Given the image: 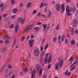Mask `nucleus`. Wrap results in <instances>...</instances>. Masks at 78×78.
I'll use <instances>...</instances> for the list:
<instances>
[{"label": "nucleus", "instance_id": "f257e3e1", "mask_svg": "<svg viewBox=\"0 0 78 78\" xmlns=\"http://www.w3.org/2000/svg\"><path fill=\"white\" fill-rule=\"evenodd\" d=\"M73 12H74L76 11V8L75 6H73V8H72L71 7L69 9V11L68 12H66L67 16H71L72 15V14L70 13V12L72 11Z\"/></svg>", "mask_w": 78, "mask_h": 78}, {"label": "nucleus", "instance_id": "f03ea898", "mask_svg": "<svg viewBox=\"0 0 78 78\" xmlns=\"http://www.w3.org/2000/svg\"><path fill=\"white\" fill-rule=\"evenodd\" d=\"M34 55L35 56L37 57L39 55V49L37 48H36L34 50Z\"/></svg>", "mask_w": 78, "mask_h": 78}, {"label": "nucleus", "instance_id": "7ed1b4c3", "mask_svg": "<svg viewBox=\"0 0 78 78\" xmlns=\"http://www.w3.org/2000/svg\"><path fill=\"white\" fill-rule=\"evenodd\" d=\"M34 42V40L31 39L29 40V45L30 47H32L33 45V42Z\"/></svg>", "mask_w": 78, "mask_h": 78}, {"label": "nucleus", "instance_id": "20e7f679", "mask_svg": "<svg viewBox=\"0 0 78 78\" xmlns=\"http://www.w3.org/2000/svg\"><path fill=\"white\" fill-rule=\"evenodd\" d=\"M25 18H24V20H22V18L20 17L18 18V21L20 23H21V24H23L25 22Z\"/></svg>", "mask_w": 78, "mask_h": 78}, {"label": "nucleus", "instance_id": "39448f33", "mask_svg": "<svg viewBox=\"0 0 78 78\" xmlns=\"http://www.w3.org/2000/svg\"><path fill=\"white\" fill-rule=\"evenodd\" d=\"M77 20L76 19H74V20L72 22V23L73 24V27H76L77 26V23L78 22H77Z\"/></svg>", "mask_w": 78, "mask_h": 78}, {"label": "nucleus", "instance_id": "423d86ee", "mask_svg": "<svg viewBox=\"0 0 78 78\" xmlns=\"http://www.w3.org/2000/svg\"><path fill=\"white\" fill-rule=\"evenodd\" d=\"M56 9L57 11H59L60 10V5L59 4L56 5Z\"/></svg>", "mask_w": 78, "mask_h": 78}, {"label": "nucleus", "instance_id": "0eeeda50", "mask_svg": "<svg viewBox=\"0 0 78 78\" xmlns=\"http://www.w3.org/2000/svg\"><path fill=\"white\" fill-rule=\"evenodd\" d=\"M40 68H41L39 64H38L37 66L36 69V73H38L39 71L40 70Z\"/></svg>", "mask_w": 78, "mask_h": 78}, {"label": "nucleus", "instance_id": "6e6552de", "mask_svg": "<svg viewBox=\"0 0 78 78\" xmlns=\"http://www.w3.org/2000/svg\"><path fill=\"white\" fill-rule=\"evenodd\" d=\"M63 62V61H62V60H61L59 62V68H60V69H61V68L62 67V66L63 64V62Z\"/></svg>", "mask_w": 78, "mask_h": 78}, {"label": "nucleus", "instance_id": "1a4fd4ad", "mask_svg": "<svg viewBox=\"0 0 78 78\" xmlns=\"http://www.w3.org/2000/svg\"><path fill=\"white\" fill-rule=\"evenodd\" d=\"M59 65V62H57L55 63V69L56 70H59V69L58 68V66Z\"/></svg>", "mask_w": 78, "mask_h": 78}, {"label": "nucleus", "instance_id": "9d476101", "mask_svg": "<svg viewBox=\"0 0 78 78\" xmlns=\"http://www.w3.org/2000/svg\"><path fill=\"white\" fill-rule=\"evenodd\" d=\"M31 2H30L27 4V8H29L31 7Z\"/></svg>", "mask_w": 78, "mask_h": 78}, {"label": "nucleus", "instance_id": "9b49d317", "mask_svg": "<svg viewBox=\"0 0 78 78\" xmlns=\"http://www.w3.org/2000/svg\"><path fill=\"white\" fill-rule=\"evenodd\" d=\"M42 69H41L39 71L38 73L39 76H41L42 75Z\"/></svg>", "mask_w": 78, "mask_h": 78}, {"label": "nucleus", "instance_id": "f8f14e48", "mask_svg": "<svg viewBox=\"0 0 78 78\" xmlns=\"http://www.w3.org/2000/svg\"><path fill=\"white\" fill-rule=\"evenodd\" d=\"M34 30L36 32H38L39 30V28L37 27H36L34 28Z\"/></svg>", "mask_w": 78, "mask_h": 78}, {"label": "nucleus", "instance_id": "ddd939ff", "mask_svg": "<svg viewBox=\"0 0 78 78\" xmlns=\"http://www.w3.org/2000/svg\"><path fill=\"white\" fill-rule=\"evenodd\" d=\"M61 9H62V12L64 11V9H65V8H64V4H63L61 6Z\"/></svg>", "mask_w": 78, "mask_h": 78}, {"label": "nucleus", "instance_id": "4468645a", "mask_svg": "<svg viewBox=\"0 0 78 78\" xmlns=\"http://www.w3.org/2000/svg\"><path fill=\"white\" fill-rule=\"evenodd\" d=\"M19 29V24L16 26L15 27V32L17 33V30Z\"/></svg>", "mask_w": 78, "mask_h": 78}, {"label": "nucleus", "instance_id": "2eb2a0df", "mask_svg": "<svg viewBox=\"0 0 78 78\" xmlns=\"http://www.w3.org/2000/svg\"><path fill=\"white\" fill-rule=\"evenodd\" d=\"M11 4L12 5H15L16 4V2L14 0H11Z\"/></svg>", "mask_w": 78, "mask_h": 78}, {"label": "nucleus", "instance_id": "dca6fc26", "mask_svg": "<svg viewBox=\"0 0 78 78\" xmlns=\"http://www.w3.org/2000/svg\"><path fill=\"white\" fill-rule=\"evenodd\" d=\"M75 43V41L74 40H72L70 42V44H72L73 45H74V44Z\"/></svg>", "mask_w": 78, "mask_h": 78}, {"label": "nucleus", "instance_id": "f3484780", "mask_svg": "<svg viewBox=\"0 0 78 78\" xmlns=\"http://www.w3.org/2000/svg\"><path fill=\"white\" fill-rule=\"evenodd\" d=\"M17 11V9L16 8L14 9L13 10V12L14 14L16 13Z\"/></svg>", "mask_w": 78, "mask_h": 78}, {"label": "nucleus", "instance_id": "a211bd4d", "mask_svg": "<svg viewBox=\"0 0 78 78\" xmlns=\"http://www.w3.org/2000/svg\"><path fill=\"white\" fill-rule=\"evenodd\" d=\"M43 27H44V29H43V31H45L46 28H47V24H44L43 25Z\"/></svg>", "mask_w": 78, "mask_h": 78}, {"label": "nucleus", "instance_id": "6ab92c4d", "mask_svg": "<svg viewBox=\"0 0 78 78\" xmlns=\"http://www.w3.org/2000/svg\"><path fill=\"white\" fill-rule=\"evenodd\" d=\"M66 11L67 12L69 11V6L67 5L66 8Z\"/></svg>", "mask_w": 78, "mask_h": 78}, {"label": "nucleus", "instance_id": "aec40b11", "mask_svg": "<svg viewBox=\"0 0 78 78\" xmlns=\"http://www.w3.org/2000/svg\"><path fill=\"white\" fill-rule=\"evenodd\" d=\"M61 36H60L58 37V42L59 44H61L62 43H61V42L60 41V39H61Z\"/></svg>", "mask_w": 78, "mask_h": 78}, {"label": "nucleus", "instance_id": "412c9836", "mask_svg": "<svg viewBox=\"0 0 78 78\" xmlns=\"http://www.w3.org/2000/svg\"><path fill=\"white\" fill-rule=\"evenodd\" d=\"M73 57L71 56L70 58H69V61L70 62H73Z\"/></svg>", "mask_w": 78, "mask_h": 78}, {"label": "nucleus", "instance_id": "4be33fe9", "mask_svg": "<svg viewBox=\"0 0 78 78\" xmlns=\"http://www.w3.org/2000/svg\"><path fill=\"white\" fill-rule=\"evenodd\" d=\"M71 32H72L71 34L72 36L74 34V28H73L72 30L71 31Z\"/></svg>", "mask_w": 78, "mask_h": 78}, {"label": "nucleus", "instance_id": "5701e85b", "mask_svg": "<svg viewBox=\"0 0 78 78\" xmlns=\"http://www.w3.org/2000/svg\"><path fill=\"white\" fill-rule=\"evenodd\" d=\"M6 49L5 48H3L2 50V52H5L6 51Z\"/></svg>", "mask_w": 78, "mask_h": 78}, {"label": "nucleus", "instance_id": "b1692460", "mask_svg": "<svg viewBox=\"0 0 78 78\" xmlns=\"http://www.w3.org/2000/svg\"><path fill=\"white\" fill-rule=\"evenodd\" d=\"M23 71L25 73L26 72H27L28 71V69H27V68H26L25 69H23Z\"/></svg>", "mask_w": 78, "mask_h": 78}, {"label": "nucleus", "instance_id": "393cba45", "mask_svg": "<svg viewBox=\"0 0 78 78\" xmlns=\"http://www.w3.org/2000/svg\"><path fill=\"white\" fill-rule=\"evenodd\" d=\"M49 52H48L45 55V58H48V55H49Z\"/></svg>", "mask_w": 78, "mask_h": 78}, {"label": "nucleus", "instance_id": "a878e982", "mask_svg": "<svg viewBox=\"0 0 78 78\" xmlns=\"http://www.w3.org/2000/svg\"><path fill=\"white\" fill-rule=\"evenodd\" d=\"M57 26L56 27V30H58L59 28V24H57Z\"/></svg>", "mask_w": 78, "mask_h": 78}, {"label": "nucleus", "instance_id": "bb28decb", "mask_svg": "<svg viewBox=\"0 0 78 78\" xmlns=\"http://www.w3.org/2000/svg\"><path fill=\"white\" fill-rule=\"evenodd\" d=\"M51 56H50L49 57V58L48 59V61L49 62H51Z\"/></svg>", "mask_w": 78, "mask_h": 78}, {"label": "nucleus", "instance_id": "cd10ccee", "mask_svg": "<svg viewBox=\"0 0 78 78\" xmlns=\"http://www.w3.org/2000/svg\"><path fill=\"white\" fill-rule=\"evenodd\" d=\"M24 39H25V36H23L21 38V41L23 42Z\"/></svg>", "mask_w": 78, "mask_h": 78}, {"label": "nucleus", "instance_id": "c85d7f7f", "mask_svg": "<svg viewBox=\"0 0 78 78\" xmlns=\"http://www.w3.org/2000/svg\"><path fill=\"white\" fill-rule=\"evenodd\" d=\"M8 67L9 68V69H12V66H11V65H10V64H9L8 65Z\"/></svg>", "mask_w": 78, "mask_h": 78}, {"label": "nucleus", "instance_id": "c756f323", "mask_svg": "<svg viewBox=\"0 0 78 78\" xmlns=\"http://www.w3.org/2000/svg\"><path fill=\"white\" fill-rule=\"evenodd\" d=\"M16 44V39H15L14 40V42L12 45V47H14V46L15 45V44Z\"/></svg>", "mask_w": 78, "mask_h": 78}, {"label": "nucleus", "instance_id": "7c9ffc66", "mask_svg": "<svg viewBox=\"0 0 78 78\" xmlns=\"http://www.w3.org/2000/svg\"><path fill=\"white\" fill-rule=\"evenodd\" d=\"M47 59H48V58H45V60H44V63L46 64H47Z\"/></svg>", "mask_w": 78, "mask_h": 78}, {"label": "nucleus", "instance_id": "2f4dec72", "mask_svg": "<svg viewBox=\"0 0 78 78\" xmlns=\"http://www.w3.org/2000/svg\"><path fill=\"white\" fill-rule=\"evenodd\" d=\"M20 7L22 8V7H23V3H21L20 4Z\"/></svg>", "mask_w": 78, "mask_h": 78}, {"label": "nucleus", "instance_id": "473e14b6", "mask_svg": "<svg viewBox=\"0 0 78 78\" xmlns=\"http://www.w3.org/2000/svg\"><path fill=\"white\" fill-rule=\"evenodd\" d=\"M30 38L31 39H33L34 38V35L33 34H31Z\"/></svg>", "mask_w": 78, "mask_h": 78}, {"label": "nucleus", "instance_id": "72a5a7b5", "mask_svg": "<svg viewBox=\"0 0 78 78\" xmlns=\"http://www.w3.org/2000/svg\"><path fill=\"white\" fill-rule=\"evenodd\" d=\"M28 27L29 28V29H30V30H31V29H32L33 28V25H30Z\"/></svg>", "mask_w": 78, "mask_h": 78}, {"label": "nucleus", "instance_id": "f704fd0d", "mask_svg": "<svg viewBox=\"0 0 78 78\" xmlns=\"http://www.w3.org/2000/svg\"><path fill=\"white\" fill-rule=\"evenodd\" d=\"M36 12H37V10H34L32 13L34 14H36Z\"/></svg>", "mask_w": 78, "mask_h": 78}, {"label": "nucleus", "instance_id": "c9c22d12", "mask_svg": "<svg viewBox=\"0 0 78 78\" xmlns=\"http://www.w3.org/2000/svg\"><path fill=\"white\" fill-rule=\"evenodd\" d=\"M6 39H10V37L8 35H7L5 37Z\"/></svg>", "mask_w": 78, "mask_h": 78}, {"label": "nucleus", "instance_id": "e433bc0d", "mask_svg": "<svg viewBox=\"0 0 78 78\" xmlns=\"http://www.w3.org/2000/svg\"><path fill=\"white\" fill-rule=\"evenodd\" d=\"M14 24H11L10 26V27L11 28H14Z\"/></svg>", "mask_w": 78, "mask_h": 78}, {"label": "nucleus", "instance_id": "4c0bfd02", "mask_svg": "<svg viewBox=\"0 0 78 78\" xmlns=\"http://www.w3.org/2000/svg\"><path fill=\"white\" fill-rule=\"evenodd\" d=\"M50 29V27L49 26H48V27L47 28V30H46L45 31V32H47V31H48V30Z\"/></svg>", "mask_w": 78, "mask_h": 78}, {"label": "nucleus", "instance_id": "58836bf2", "mask_svg": "<svg viewBox=\"0 0 78 78\" xmlns=\"http://www.w3.org/2000/svg\"><path fill=\"white\" fill-rule=\"evenodd\" d=\"M57 39V38L56 37H55L54 38L53 40V41L54 42H56V41Z\"/></svg>", "mask_w": 78, "mask_h": 78}, {"label": "nucleus", "instance_id": "ea45409f", "mask_svg": "<svg viewBox=\"0 0 78 78\" xmlns=\"http://www.w3.org/2000/svg\"><path fill=\"white\" fill-rule=\"evenodd\" d=\"M76 67V66H74L73 67V68H72V69L71 70V71H72V70H73L75 69Z\"/></svg>", "mask_w": 78, "mask_h": 78}, {"label": "nucleus", "instance_id": "a19ab883", "mask_svg": "<svg viewBox=\"0 0 78 78\" xmlns=\"http://www.w3.org/2000/svg\"><path fill=\"white\" fill-rule=\"evenodd\" d=\"M48 17H49V18L51 17V14L50 13V14L49 13H48Z\"/></svg>", "mask_w": 78, "mask_h": 78}, {"label": "nucleus", "instance_id": "79ce46f5", "mask_svg": "<svg viewBox=\"0 0 78 78\" xmlns=\"http://www.w3.org/2000/svg\"><path fill=\"white\" fill-rule=\"evenodd\" d=\"M7 16V14H5L3 15V17L5 18Z\"/></svg>", "mask_w": 78, "mask_h": 78}, {"label": "nucleus", "instance_id": "37998d69", "mask_svg": "<svg viewBox=\"0 0 78 78\" xmlns=\"http://www.w3.org/2000/svg\"><path fill=\"white\" fill-rule=\"evenodd\" d=\"M47 5V3H44L43 4V6H46Z\"/></svg>", "mask_w": 78, "mask_h": 78}, {"label": "nucleus", "instance_id": "c03bdc74", "mask_svg": "<svg viewBox=\"0 0 78 78\" xmlns=\"http://www.w3.org/2000/svg\"><path fill=\"white\" fill-rule=\"evenodd\" d=\"M5 42L6 44H9V41H7L6 40H5Z\"/></svg>", "mask_w": 78, "mask_h": 78}, {"label": "nucleus", "instance_id": "a18cd8bd", "mask_svg": "<svg viewBox=\"0 0 78 78\" xmlns=\"http://www.w3.org/2000/svg\"><path fill=\"white\" fill-rule=\"evenodd\" d=\"M3 70H4V69H3V68H2L1 69V70H0V72H3Z\"/></svg>", "mask_w": 78, "mask_h": 78}, {"label": "nucleus", "instance_id": "49530a36", "mask_svg": "<svg viewBox=\"0 0 78 78\" xmlns=\"http://www.w3.org/2000/svg\"><path fill=\"white\" fill-rule=\"evenodd\" d=\"M66 1L68 3H69L70 2V0H66Z\"/></svg>", "mask_w": 78, "mask_h": 78}, {"label": "nucleus", "instance_id": "de8ad7c7", "mask_svg": "<svg viewBox=\"0 0 78 78\" xmlns=\"http://www.w3.org/2000/svg\"><path fill=\"white\" fill-rule=\"evenodd\" d=\"M12 72H10L8 76H10L12 75Z\"/></svg>", "mask_w": 78, "mask_h": 78}, {"label": "nucleus", "instance_id": "09e8293b", "mask_svg": "<svg viewBox=\"0 0 78 78\" xmlns=\"http://www.w3.org/2000/svg\"><path fill=\"white\" fill-rule=\"evenodd\" d=\"M73 66H75V64H73H73H72V65H71L70 66V68H72V67H73Z\"/></svg>", "mask_w": 78, "mask_h": 78}, {"label": "nucleus", "instance_id": "8fccbe9b", "mask_svg": "<svg viewBox=\"0 0 78 78\" xmlns=\"http://www.w3.org/2000/svg\"><path fill=\"white\" fill-rule=\"evenodd\" d=\"M70 75V72H69L67 73V76H69Z\"/></svg>", "mask_w": 78, "mask_h": 78}, {"label": "nucleus", "instance_id": "3c124183", "mask_svg": "<svg viewBox=\"0 0 78 78\" xmlns=\"http://www.w3.org/2000/svg\"><path fill=\"white\" fill-rule=\"evenodd\" d=\"M68 72H69V71L68 70H67L64 73V74L65 75H66L67 74V73Z\"/></svg>", "mask_w": 78, "mask_h": 78}, {"label": "nucleus", "instance_id": "603ef678", "mask_svg": "<svg viewBox=\"0 0 78 78\" xmlns=\"http://www.w3.org/2000/svg\"><path fill=\"white\" fill-rule=\"evenodd\" d=\"M62 38L63 39H65V36H64V34H63L62 36Z\"/></svg>", "mask_w": 78, "mask_h": 78}, {"label": "nucleus", "instance_id": "864d4df0", "mask_svg": "<svg viewBox=\"0 0 78 78\" xmlns=\"http://www.w3.org/2000/svg\"><path fill=\"white\" fill-rule=\"evenodd\" d=\"M12 19H14V18L16 17V15H13L12 16Z\"/></svg>", "mask_w": 78, "mask_h": 78}, {"label": "nucleus", "instance_id": "5fc2aeb1", "mask_svg": "<svg viewBox=\"0 0 78 78\" xmlns=\"http://www.w3.org/2000/svg\"><path fill=\"white\" fill-rule=\"evenodd\" d=\"M3 4L2 3L0 5V6L1 8L3 7Z\"/></svg>", "mask_w": 78, "mask_h": 78}, {"label": "nucleus", "instance_id": "6e6d98bb", "mask_svg": "<svg viewBox=\"0 0 78 78\" xmlns=\"http://www.w3.org/2000/svg\"><path fill=\"white\" fill-rule=\"evenodd\" d=\"M41 16H43V18H45L46 17V16L44 15H42Z\"/></svg>", "mask_w": 78, "mask_h": 78}, {"label": "nucleus", "instance_id": "4d7b16f0", "mask_svg": "<svg viewBox=\"0 0 78 78\" xmlns=\"http://www.w3.org/2000/svg\"><path fill=\"white\" fill-rule=\"evenodd\" d=\"M41 24H42L41 22H39L38 23L37 25H41Z\"/></svg>", "mask_w": 78, "mask_h": 78}, {"label": "nucleus", "instance_id": "13d9d810", "mask_svg": "<svg viewBox=\"0 0 78 78\" xmlns=\"http://www.w3.org/2000/svg\"><path fill=\"white\" fill-rule=\"evenodd\" d=\"M41 13L39 12L37 13V15H38V16H41Z\"/></svg>", "mask_w": 78, "mask_h": 78}, {"label": "nucleus", "instance_id": "bf43d9fd", "mask_svg": "<svg viewBox=\"0 0 78 78\" xmlns=\"http://www.w3.org/2000/svg\"><path fill=\"white\" fill-rule=\"evenodd\" d=\"M48 47V44L46 46V47H45V50H47V48Z\"/></svg>", "mask_w": 78, "mask_h": 78}, {"label": "nucleus", "instance_id": "052dcab7", "mask_svg": "<svg viewBox=\"0 0 78 78\" xmlns=\"http://www.w3.org/2000/svg\"><path fill=\"white\" fill-rule=\"evenodd\" d=\"M51 67V64H50L48 66V69H50V68Z\"/></svg>", "mask_w": 78, "mask_h": 78}, {"label": "nucleus", "instance_id": "680f3d73", "mask_svg": "<svg viewBox=\"0 0 78 78\" xmlns=\"http://www.w3.org/2000/svg\"><path fill=\"white\" fill-rule=\"evenodd\" d=\"M5 76L6 78H8V75L6 74H5Z\"/></svg>", "mask_w": 78, "mask_h": 78}, {"label": "nucleus", "instance_id": "e2e57ef3", "mask_svg": "<svg viewBox=\"0 0 78 78\" xmlns=\"http://www.w3.org/2000/svg\"><path fill=\"white\" fill-rule=\"evenodd\" d=\"M23 72H21L20 73V76H22V75H23Z\"/></svg>", "mask_w": 78, "mask_h": 78}, {"label": "nucleus", "instance_id": "0e129e2a", "mask_svg": "<svg viewBox=\"0 0 78 78\" xmlns=\"http://www.w3.org/2000/svg\"><path fill=\"white\" fill-rule=\"evenodd\" d=\"M8 71V69L6 68L5 70V72H6V73H7Z\"/></svg>", "mask_w": 78, "mask_h": 78}, {"label": "nucleus", "instance_id": "69168bd1", "mask_svg": "<svg viewBox=\"0 0 78 78\" xmlns=\"http://www.w3.org/2000/svg\"><path fill=\"white\" fill-rule=\"evenodd\" d=\"M5 67H6V66H5V65H4V66L2 67V69H5Z\"/></svg>", "mask_w": 78, "mask_h": 78}, {"label": "nucleus", "instance_id": "338daca9", "mask_svg": "<svg viewBox=\"0 0 78 78\" xmlns=\"http://www.w3.org/2000/svg\"><path fill=\"white\" fill-rule=\"evenodd\" d=\"M0 43L1 44H3V40H0Z\"/></svg>", "mask_w": 78, "mask_h": 78}, {"label": "nucleus", "instance_id": "774afa93", "mask_svg": "<svg viewBox=\"0 0 78 78\" xmlns=\"http://www.w3.org/2000/svg\"><path fill=\"white\" fill-rule=\"evenodd\" d=\"M75 32L76 33V34H78V30H76Z\"/></svg>", "mask_w": 78, "mask_h": 78}]
</instances>
